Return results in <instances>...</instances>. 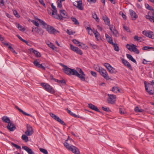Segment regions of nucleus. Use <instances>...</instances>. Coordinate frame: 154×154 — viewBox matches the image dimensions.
<instances>
[{"label": "nucleus", "mask_w": 154, "mask_h": 154, "mask_svg": "<svg viewBox=\"0 0 154 154\" xmlns=\"http://www.w3.org/2000/svg\"><path fill=\"white\" fill-rule=\"evenodd\" d=\"M64 66L65 68L63 69V70L66 74L70 75H75L80 78L82 81H85V74L82 69L80 68H77L78 71L80 73L79 74L75 69L69 68L67 66Z\"/></svg>", "instance_id": "obj_1"}, {"label": "nucleus", "mask_w": 154, "mask_h": 154, "mask_svg": "<svg viewBox=\"0 0 154 154\" xmlns=\"http://www.w3.org/2000/svg\"><path fill=\"white\" fill-rule=\"evenodd\" d=\"M51 7L53 9L51 15L54 17L59 19L60 20H63V18L68 19L69 18L65 10H60V15L57 14V10L56 7L53 5V4H51Z\"/></svg>", "instance_id": "obj_2"}, {"label": "nucleus", "mask_w": 154, "mask_h": 154, "mask_svg": "<svg viewBox=\"0 0 154 154\" xmlns=\"http://www.w3.org/2000/svg\"><path fill=\"white\" fill-rule=\"evenodd\" d=\"M64 145L69 150L71 151L75 154H80V152L79 149L74 146H70L69 144L67 142V140H66Z\"/></svg>", "instance_id": "obj_3"}, {"label": "nucleus", "mask_w": 154, "mask_h": 154, "mask_svg": "<svg viewBox=\"0 0 154 154\" xmlns=\"http://www.w3.org/2000/svg\"><path fill=\"white\" fill-rule=\"evenodd\" d=\"M41 85L48 92L51 94H54L55 93V91L52 86H50L48 84L42 83Z\"/></svg>", "instance_id": "obj_4"}, {"label": "nucleus", "mask_w": 154, "mask_h": 154, "mask_svg": "<svg viewBox=\"0 0 154 154\" xmlns=\"http://www.w3.org/2000/svg\"><path fill=\"white\" fill-rule=\"evenodd\" d=\"M147 82H144L145 88L146 91L149 94H152L154 93L153 92L152 89L154 88L153 86L150 85V83H148L147 84Z\"/></svg>", "instance_id": "obj_5"}, {"label": "nucleus", "mask_w": 154, "mask_h": 154, "mask_svg": "<svg viewBox=\"0 0 154 154\" xmlns=\"http://www.w3.org/2000/svg\"><path fill=\"white\" fill-rule=\"evenodd\" d=\"M126 47L130 51H133L137 54H139V51L137 48L136 46L134 44L130 45L128 44L126 45Z\"/></svg>", "instance_id": "obj_6"}, {"label": "nucleus", "mask_w": 154, "mask_h": 154, "mask_svg": "<svg viewBox=\"0 0 154 154\" xmlns=\"http://www.w3.org/2000/svg\"><path fill=\"white\" fill-rule=\"evenodd\" d=\"M47 30L48 32L51 34H55L57 33H59V32L54 28L53 26L49 25H47L46 27Z\"/></svg>", "instance_id": "obj_7"}, {"label": "nucleus", "mask_w": 154, "mask_h": 154, "mask_svg": "<svg viewBox=\"0 0 154 154\" xmlns=\"http://www.w3.org/2000/svg\"><path fill=\"white\" fill-rule=\"evenodd\" d=\"M99 73L102 77L106 80H109L111 79V78L109 76L106 70L103 68Z\"/></svg>", "instance_id": "obj_8"}, {"label": "nucleus", "mask_w": 154, "mask_h": 154, "mask_svg": "<svg viewBox=\"0 0 154 154\" xmlns=\"http://www.w3.org/2000/svg\"><path fill=\"white\" fill-rule=\"evenodd\" d=\"M145 17L151 22L154 23V10H152L149 12L148 15H146Z\"/></svg>", "instance_id": "obj_9"}, {"label": "nucleus", "mask_w": 154, "mask_h": 154, "mask_svg": "<svg viewBox=\"0 0 154 154\" xmlns=\"http://www.w3.org/2000/svg\"><path fill=\"white\" fill-rule=\"evenodd\" d=\"M50 115L56 121L59 122L61 124L63 125H66L65 123L63 120L60 119L58 116L52 113H50Z\"/></svg>", "instance_id": "obj_10"}, {"label": "nucleus", "mask_w": 154, "mask_h": 154, "mask_svg": "<svg viewBox=\"0 0 154 154\" xmlns=\"http://www.w3.org/2000/svg\"><path fill=\"white\" fill-rule=\"evenodd\" d=\"M109 97L107 99L108 103H109L113 104L115 103L116 96L113 94H108Z\"/></svg>", "instance_id": "obj_11"}, {"label": "nucleus", "mask_w": 154, "mask_h": 154, "mask_svg": "<svg viewBox=\"0 0 154 154\" xmlns=\"http://www.w3.org/2000/svg\"><path fill=\"white\" fill-rule=\"evenodd\" d=\"M33 133V131L32 127L30 125H28L27 126V130L25 132V134L28 136L31 135Z\"/></svg>", "instance_id": "obj_12"}, {"label": "nucleus", "mask_w": 154, "mask_h": 154, "mask_svg": "<svg viewBox=\"0 0 154 154\" xmlns=\"http://www.w3.org/2000/svg\"><path fill=\"white\" fill-rule=\"evenodd\" d=\"M143 33L146 36L152 38H154V36L153 35V32L150 31H143Z\"/></svg>", "instance_id": "obj_13"}, {"label": "nucleus", "mask_w": 154, "mask_h": 154, "mask_svg": "<svg viewBox=\"0 0 154 154\" xmlns=\"http://www.w3.org/2000/svg\"><path fill=\"white\" fill-rule=\"evenodd\" d=\"M109 29L115 36L117 37L119 36V33L115 29V27L113 25H111L110 26Z\"/></svg>", "instance_id": "obj_14"}, {"label": "nucleus", "mask_w": 154, "mask_h": 154, "mask_svg": "<svg viewBox=\"0 0 154 154\" xmlns=\"http://www.w3.org/2000/svg\"><path fill=\"white\" fill-rule=\"evenodd\" d=\"M7 128L10 131H13L16 129V127L14 124L10 122L8 124Z\"/></svg>", "instance_id": "obj_15"}, {"label": "nucleus", "mask_w": 154, "mask_h": 154, "mask_svg": "<svg viewBox=\"0 0 154 154\" xmlns=\"http://www.w3.org/2000/svg\"><path fill=\"white\" fill-rule=\"evenodd\" d=\"M130 14L133 20H135L137 17L138 16L136 12L132 10H129Z\"/></svg>", "instance_id": "obj_16"}, {"label": "nucleus", "mask_w": 154, "mask_h": 154, "mask_svg": "<svg viewBox=\"0 0 154 154\" xmlns=\"http://www.w3.org/2000/svg\"><path fill=\"white\" fill-rule=\"evenodd\" d=\"M122 62L125 66L127 67L131 70H133V69L132 68L130 64L128 62L124 59H122Z\"/></svg>", "instance_id": "obj_17"}, {"label": "nucleus", "mask_w": 154, "mask_h": 154, "mask_svg": "<svg viewBox=\"0 0 154 154\" xmlns=\"http://www.w3.org/2000/svg\"><path fill=\"white\" fill-rule=\"evenodd\" d=\"M33 63L38 68H41L43 70H45V67L43 66L42 64H40L38 62L37 60H34L33 62Z\"/></svg>", "instance_id": "obj_18"}, {"label": "nucleus", "mask_w": 154, "mask_h": 154, "mask_svg": "<svg viewBox=\"0 0 154 154\" xmlns=\"http://www.w3.org/2000/svg\"><path fill=\"white\" fill-rule=\"evenodd\" d=\"M22 148L26 151L29 154H35V153L32 149L27 146H23Z\"/></svg>", "instance_id": "obj_19"}, {"label": "nucleus", "mask_w": 154, "mask_h": 154, "mask_svg": "<svg viewBox=\"0 0 154 154\" xmlns=\"http://www.w3.org/2000/svg\"><path fill=\"white\" fill-rule=\"evenodd\" d=\"M105 36L108 42L110 44L112 45L114 43L112 38L107 33L105 34Z\"/></svg>", "instance_id": "obj_20"}, {"label": "nucleus", "mask_w": 154, "mask_h": 154, "mask_svg": "<svg viewBox=\"0 0 154 154\" xmlns=\"http://www.w3.org/2000/svg\"><path fill=\"white\" fill-rule=\"evenodd\" d=\"M89 107L91 109L96 111L97 112H99V109H98L97 106L92 104L91 103H89L88 104Z\"/></svg>", "instance_id": "obj_21"}, {"label": "nucleus", "mask_w": 154, "mask_h": 154, "mask_svg": "<svg viewBox=\"0 0 154 154\" xmlns=\"http://www.w3.org/2000/svg\"><path fill=\"white\" fill-rule=\"evenodd\" d=\"M30 51L33 53L35 55L36 57H40L41 56V54L38 51L34 49L33 48H31L30 49Z\"/></svg>", "instance_id": "obj_22"}, {"label": "nucleus", "mask_w": 154, "mask_h": 154, "mask_svg": "<svg viewBox=\"0 0 154 154\" xmlns=\"http://www.w3.org/2000/svg\"><path fill=\"white\" fill-rule=\"evenodd\" d=\"M15 107L16 109H17L20 112H21L23 115L27 116H30L31 117H32V115H31L30 114L26 113V112H24L22 110L20 109L18 106H16Z\"/></svg>", "instance_id": "obj_23"}, {"label": "nucleus", "mask_w": 154, "mask_h": 154, "mask_svg": "<svg viewBox=\"0 0 154 154\" xmlns=\"http://www.w3.org/2000/svg\"><path fill=\"white\" fill-rule=\"evenodd\" d=\"M2 120L3 122L8 124L11 122L9 118L6 116L3 117L2 118Z\"/></svg>", "instance_id": "obj_24"}, {"label": "nucleus", "mask_w": 154, "mask_h": 154, "mask_svg": "<svg viewBox=\"0 0 154 154\" xmlns=\"http://www.w3.org/2000/svg\"><path fill=\"white\" fill-rule=\"evenodd\" d=\"M134 38L135 41H137L139 42H141L143 41V39L142 37H138L137 35H135Z\"/></svg>", "instance_id": "obj_25"}, {"label": "nucleus", "mask_w": 154, "mask_h": 154, "mask_svg": "<svg viewBox=\"0 0 154 154\" xmlns=\"http://www.w3.org/2000/svg\"><path fill=\"white\" fill-rule=\"evenodd\" d=\"M75 2L77 3V7L80 10H82L83 8L82 7V1L76 2Z\"/></svg>", "instance_id": "obj_26"}, {"label": "nucleus", "mask_w": 154, "mask_h": 154, "mask_svg": "<svg viewBox=\"0 0 154 154\" xmlns=\"http://www.w3.org/2000/svg\"><path fill=\"white\" fill-rule=\"evenodd\" d=\"M16 24L17 27L18 28L20 31L24 32L25 31V29L19 23H16Z\"/></svg>", "instance_id": "obj_27"}, {"label": "nucleus", "mask_w": 154, "mask_h": 154, "mask_svg": "<svg viewBox=\"0 0 154 154\" xmlns=\"http://www.w3.org/2000/svg\"><path fill=\"white\" fill-rule=\"evenodd\" d=\"M126 56L127 58L130 60H131L134 63H136V60L133 58L132 56L131 55L129 54H127Z\"/></svg>", "instance_id": "obj_28"}, {"label": "nucleus", "mask_w": 154, "mask_h": 154, "mask_svg": "<svg viewBox=\"0 0 154 154\" xmlns=\"http://www.w3.org/2000/svg\"><path fill=\"white\" fill-rule=\"evenodd\" d=\"M26 134H23L22 136V139L26 142H27L29 141V138Z\"/></svg>", "instance_id": "obj_29"}, {"label": "nucleus", "mask_w": 154, "mask_h": 154, "mask_svg": "<svg viewBox=\"0 0 154 154\" xmlns=\"http://www.w3.org/2000/svg\"><path fill=\"white\" fill-rule=\"evenodd\" d=\"M37 20L41 24V25L44 26V28H46V27L48 25L44 21L39 19H37Z\"/></svg>", "instance_id": "obj_30"}, {"label": "nucleus", "mask_w": 154, "mask_h": 154, "mask_svg": "<svg viewBox=\"0 0 154 154\" xmlns=\"http://www.w3.org/2000/svg\"><path fill=\"white\" fill-rule=\"evenodd\" d=\"M86 28L87 30L88 34L91 35H92V29L90 27V26L87 27H86Z\"/></svg>", "instance_id": "obj_31"}, {"label": "nucleus", "mask_w": 154, "mask_h": 154, "mask_svg": "<svg viewBox=\"0 0 154 154\" xmlns=\"http://www.w3.org/2000/svg\"><path fill=\"white\" fill-rule=\"evenodd\" d=\"M71 19L72 21L74 22V24L76 25H79V23L78 21L77 20L75 17H71Z\"/></svg>", "instance_id": "obj_32"}, {"label": "nucleus", "mask_w": 154, "mask_h": 154, "mask_svg": "<svg viewBox=\"0 0 154 154\" xmlns=\"http://www.w3.org/2000/svg\"><path fill=\"white\" fill-rule=\"evenodd\" d=\"M112 45H113L114 50L116 51H119V47L116 43H113Z\"/></svg>", "instance_id": "obj_33"}, {"label": "nucleus", "mask_w": 154, "mask_h": 154, "mask_svg": "<svg viewBox=\"0 0 154 154\" xmlns=\"http://www.w3.org/2000/svg\"><path fill=\"white\" fill-rule=\"evenodd\" d=\"M134 110L136 112H144V110L142 109H140L138 106H136L134 108Z\"/></svg>", "instance_id": "obj_34"}, {"label": "nucleus", "mask_w": 154, "mask_h": 154, "mask_svg": "<svg viewBox=\"0 0 154 154\" xmlns=\"http://www.w3.org/2000/svg\"><path fill=\"white\" fill-rule=\"evenodd\" d=\"M39 150L41 152L44 154H48V151L46 149L42 148H40Z\"/></svg>", "instance_id": "obj_35"}, {"label": "nucleus", "mask_w": 154, "mask_h": 154, "mask_svg": "<svg viewBox=\"0 0 154 154\" xmlns=\"http://www.w3.org/2000/svg\"><path fill=\"white\" fill-rule=\"evenodd\" d=\"M95 38H97V40H99V39L100 38V34L97 32L94 33Z\"/></svg>", "instance_id": "obj_36"}, {"label": "nucleus", "mask_w": 154, "mask_h": 154, "mask_svg": "<svg viewBox=\"0 0 154 154\" xmlns=\"http://www.w3.org/2000/svg\"><path fill=\"white\" fill-rule=\"evenodd\" d=\"M70 49L74 51H75L76 49H78V47L74 46L72 44H70Z\"/></svg>", "instance_id": "obj_37"}, {"label": "nucleus", "mask_w": 154, "mask_h": 154, "mask_svg": "<svg viewBox=\"0 0 154 154\" xmlns=\"http://www.w3.org/2000/svg\"><path fill=\"white\" fill-rule=\"evenodd\" d=\"M76 53L80 55H82L83 54V53L82 51L80 49L78 48V49H76V51H75Z\"/></svg>", "instance_id": "obj_38"}, {"label": "nucleus", "mask_w": 154, "mask_h": 154, "mask_svg": "<svg viewBox=\"0 0 154 154\" xmlns=\"http://www.w3.org/2000/svg\"><path fill=\"white\" fill-rule=\"evenodd\" d=\"M67 32L69 35H72L75 34V31H72L71 29H67Z\"/></svg>", "instance_id": "obj_39"}, {"label": "nucleus", "mask_w": 154, "mask_h": 154, "mask_svg": "<svg viewBox=\"0 0 154 154\" xmlns=\"http://www.w3.org/2000/svg\"><path fill=\"white\" fill-rule=\"evenodd\" d=\"M93 17L97 22H99V19L96 13H94L93 15Z\"/></svg>", "instance_id": "obj_40"}, {"label": "nucleus", "mask_w": 154, "mask_h": 154, "mask_svg": "<svg viewBox=\"0 0 154 154\" xmlns=\"http://www.w3.org/2000/svg\"><path fill=\"white\" fill-rule=\"evenodd\" d=\"M111 70L109 71V72L111 74L116 73L117 72V71L115 68L112 67L111 68Z\"/></svg>", "instance_id": "obj_41"}, {"label": "nucleus", "mask_w": 154, "mask_h": 154, "mask_svg": "<svg viewBox=\"0 0 154 154\" xmlns=\"http://www.w3.org/2000/svg\"><path fill=\"white\" fill-rule=\"evenodd\" d=\"M13 12L14 14L16 17L17 18H19L20 17V15L16 10H13Z\"/></svg>", "instance_id": "obj_42"}, {"label": "nucleus", "mask_w": 154, "mask_h": 154, "mask_svg": "<svg viewBox=\"0 0 154 154\" xmlns=\"http://www.w3.org/2000/svg\"><path fill=\"white\" fill-rule=\"evenodd\" d=\"M11 144L17 149H18L20 150H21V147L20 146L13 143H11Z\"/></svg>", "instance_id": "obj_43"}, {"label": "nucleus", "mask_w": 154, "mask_h": 154, "mask_svg": "<svg viewBox=\"0 0 154 154\" xmlns=\"http://www.w3.org/2000/svg\"><path fill=\"white\" fill-rule=\"evenodd\" d=\"M62 1H59V0H57V7L60 8L62 6Z\"/></svg>", "instance_id": "obj_44"}, {"label": "nucleus", "mask_w": 154, "mask_h": 154, "mask_svg": "<svg viewBox=\"0 0 154 154\" xmlns=\"http://www.w3.org/2000/svg\"><path fill=\"white\" fill-rule=\"evenodd\" d=\"M123 28L127 32H130V29L127 26H125V25H123Z\"/></svg>", "instance_id": "obj_45"}, {"label": "nucleus", "mask_w": 154, "mask_h": 154, "mask_svg": "<svg viewBox=\"0 0 154 154\" xmlns=\"http://www.w3.org/2000/svg\"><path fill=\"white\" fill-rule=\"evenodd\" d=\"M104 21L106 24L110 27L111 26L110 25V21L109 18Z\"/></svg>", "instance_id": "obj_46"}, {"label": "nucleus", "mask_w": 154, "mask_h": 154, "mask_svg": "<svg viewBox=\"0 0 154 154\" xmlns=\"http://www.w3.org/2000/svg\"><path fill=\"white\" fill-rule=\"evenodd\" d=\"M119 112L121 114H125L126 112L124 109H122L121 108L119 109Z\"/></svg>", "instance_id": "obj_47"}, {"label": "nucleus", "mask_w": 154, "mask_h": 154, "mask_svg": "<svg viewBox=\"0 0 154 154\" xmlns=\"http://www.w3.org/2000/svg\"><path fill=\"white\" fill-rule=\"evenodd\" d=\"M153 47H149V46H145V47H144L143 48V50H148V49H153Z\"/></svg>", "instance_id": "obj_48"}, {"label": "nucleus", "mask_w": 154, "mask_h": 154, "mask_svg": "<svg viewBox=\"0 0 154 154\" xmlns=\"http://www.w3.org/2000/svg\"><path fill=\"white\" fill-rule=\"evenodd\" d=\"M117 89H118V87H114L112 88V91L115 93H117Z\"/></svg>", "instance_id": "obj_49"}, {"label": "nucleus", "mask_w": 154, "mask_h": 154, "mask_svg": "<svg viewBox=\"0 0 154 154\" xmlns=\"http://www.w3.org/2000/svg\"><path fill=\"white\" fill-rule=\"evenodd\" d=\"M91 75L93 76L96 77H97V73L91 71Z\"/></svg>", "instance_id": "obj_50"}, {"label": "nucleus", "mask_w": 154, "mask_h": 154, "mask_svg": "<svg viewBox=\"0 0 154 154\" xmlns=\"http://www.w3.org/2000/svg\"><path fill=\"white\" fill-rule=\"evenodd\" d=\"M72 42L75 44H78L81 43V42H80L75 39L73 40Z\"/></svg>", "instance_id": "obj_51"}, {"label": "nucleus", "mask_w": 154, "mask_h": 154, "mask_svg": "<svg viewBox=\"0 0 154 154\" xmlns=\"http://www.w3.org/2000/svg\"><path fill=\"white\" fill-rule=\"evenodd\" d=\"M145 6L146 8L148 9L149 10H151L152 9V8L151 7H150L148 4H146L145 5Z\"/></svg>", "instance_id": "obj_52"}, {"label": "nucleus", "mask_w": 154, "mask_h": 154, "mask_svg": "<svg viewBox=\"0 0 154 154\" xmlns=\"http://www.w3.org/2000/svg\"><path fill=\"white\" fill-rule=\"evenodd\" d=\"M33 23L36 26L38 27L39 26V24L38 22L35 20H32V21Z\"/></svg>", "instance_id": "obj_53"}, {"label": "nucleus", "mask_w": 154, "mask_h": 154, "mask_svg": "<svg viewBox=\"0 0 154 154\" xmlns=\"http://www.w3.org/2000/svg\"><path fill=\"white\" fill-rule=\"evenodd\" d=\"M102 67L100 66L97 67L95 68V70H97L99 72H100Z\"/></svg>", "instance_id": "obj_54"}, {"label": "nucleus", "mask_w": 154, "mask_h": 154, "mask_svg": "<svg viewBox=\"0 0 154 154\" xmlns=\"http://www.w3.org/2000/svg\"><path fill=\"white\" fill-rule=\"evenodd\" d=\"M102 109L104 111H105L108 112L109 111V108L105 107L104 106L102 107Z\"/></svg>", "instance_id": "obj_55"}, {"label": "nucleus", "mask_w": 154, "mask_h": 154, "mask_svg": "<svg viewBox=\"0 0 154 154\" xmlns=\"http://www.w3.org/2000/svg\"><path fill=\"white\" fill-rule=\"evenodd\" d=\"M90 45L91 47H92V48H93L94 49H96L97 47V46L94 44L90 43Z\"/></svg>", "instance_id": "obj_56"}, {"label": "nucleus", "mask_w": 154, "mask_h": 154, "mask_svg": "<svg viewBox=\"0 0 154 154\" xmlns=\"http://www.w3.org/2000/svg\"><path fill=\"white\" fill-rule=\"evenodd\" d=\"M150 61H147L145 59H143V63L144 64H147L148 62H150Z\"/></svg>", "instance_id": "obj_57"}, {"label": "nucleus", "mask_w": 154, "mask_h": 154, "mask_svg": "<svg viewBox=\"0 0 154 154\" xmlns=\"http://www.w3.org/2000/svg\"><path fill=\"white\" fill-rule=\"evenodd\" d=\"M49 45L51 48L53 49H54L55 48V46L52 44L50 43V44H49Z\"/></svg>", "instance_id": "obj_58"}, {"label": "nucleus", "mask_w": 154, "mask_h": 154, "mask_svg": "<svg viewBox=\"0 0 154 154\" xmlns=\"http://www.w3.org/2000/svg\"><path fill=\"white\" fill-rule=\"evenodd\" d=\"M104 66H105L106 68L107 69L108 68L110 67L111 65L108 63H106L104 64Z\"/></svg>", "instance_id": "obj_59"}, {"label": "nucleus", "mask_w": 154, "mask_h": 154, "mask_svg": "<svg viewBox=\"0 0 154 154\" xmlns=\"http://www.w3.org/2000/svg\"><path fill=\"white\" fill-rule=\"evenodd\" d=\"M122 13V17L125 19H126V16L122 12H120V14H121Z\"/></svg>", "instance_id": "obj_60"}, {"label": "nucleus", "mask_w": 154, "mask_h": 154, "mask_svg": "<svg viewBox=\"0 0 154 154\" xmlns=\"http://www.w3.org/2000/svg\"><path fill=\"white\" fill-rule=\"evenodd\" d=\"M82 45H83L84 47H86L87 46L86 45H85V44H83V43H81V44H79V47H81V48H82Z\"/></svg>", "instance_id": "obj_61"}, {"label": "nucleus", "mask_w": 154, "mask_h": 154, "mask_svg": "<svg viewBox=\"0 0 154 154\" xmlns=\"http://www.w3.org/2000/svg\"><path fill=\"white\" fill-rule=\"evenodd\" d=\"M97 27L98 29L100 31H102V27H101L99 25H97Z\"/></svg>", "instance_id": "obj_62"}, {"label": "nucleus", "mask_w": 154, "mask_h": 154, "mask_svg": "<svg viewBox=\"0 0 154 154\" xmlns=\"http://www.w3.org/2000/svg\"><path fill=\"white\" fill-rule=\"evenodd\" d=\"M0 4L2 6L4 5V3L3 0H0Z\"/></svg>", "instance_id": "obj_63"}, {"label": "nucleus", "mask_w": 154, "mask_h": 154, "mask_svg": "<svg viewBox=\"0 0 154 154\" xmlns=\"http://www.w3.org/2000/svg\"><path fill=\"white\" fill-rule=\"evenodd\" d=\"M103 19L104 21L108 19V18L106 15H104L103 16Z\"/></svg>", "instance_id": "obj_64"}]
</instances>
